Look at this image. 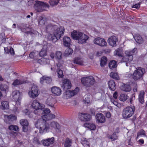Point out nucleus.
Returning a JSON list of instances; mask_svg holds the SVG:
<instances>
[{
	"label": "nucleus",
	"mask_w": 147,
	"mask_h": 147,
	"mask_svg": "<svg viewBox=\"0 0 147 147\" xmlns=\"http://www.w3.org/2000/svg\"><path fill=\"white\" fill-rule=\"evenodd\" d=\"M107 60V59L106 57H102L100 60V64H106Z\"/></svg>",
	"instance_id": "obj_46"
},
{
	"label": "nucleus",
	"mask_w": 147,
	"mask_h": 147,
	"mask_svg": "<svg viewBox=\"0 0 147 147\" xmlns=\"http://www.w3.org/2000/svg\"><path fill=\"white\" fill-rule=\"evenodd\" d=\"M52 93L55 96H58L61 95V90L59 87L56 86H54L51 88Z\"/></svg>",
	"instance_id": "obj_23"
},
{
	"label": "nucleus",
	"mask_w": 147,
	"mask_h": 147,
	"mask_svg": "<svg viewBox=\"0 0 147 147\" xmlns=\"http://www.w3.org/2000/svg\"><path fill=\"white\" fill-rule=\"evenodd\" d=\"M38 55V53L36 51H32L30 52L29 54V57L30 59H32L34 60H37L38 62L40 64H42V63H40L41 61H42V59H38L37 57Z\"/></svg>",
	"instance_id": "obj_15"
},
{
	"label": "nucleus",
	"mask_w": 147,
	"mask_h": 147,
	"mask_svg": "<svg viewBox=\"0 0 147 147\" xmlns=\"http://www.w3.org/2000/svg\"><path fill=\"white\" fill-rule=\"evenodd\" d=\"M110 76L111 78L115 80H119L120 79L118 74L117 73L111 72L110 73Z\"/></svg>",
	"instance_id": "obj_40"
},
{
	"label": "nucleus",
	"mask_w": 147,
	"mask_h": 147,
	"mask_svg": "<svg viewBox=\"0 0 147 147\" xmlns=\"http://www.w3.org/2000/svg\"><path fill=\"white\" fill-rule=\"evenodd\" d=\"M145 73V69L140 67L136 68L132 75V78L135 80H137L142 78Z\"/></svg>",
	"instance_id": "obj_6"
},
{
	"label": "nucleus",
	"mask_w": 147,
	"mask_h": 147,
	"mask_svg": "<svg viewBox=\"0 0 147 147\" xmlns=\"http://www.w3.org/2000/svg\"><path fill=\"white\" fill-rule=\"evenodd\" d=\"M120 88L122 90L125 92H129L131 89V87L129 85L124 84L121 86Z\"/></svg>",
	"instance_id": "obj_33"
},
{
	"label": "nucleus",
	"mask_w": 147,
	"mask_h": 147,
	"mask_svg": "<svg viewBox=\"0 0 147 147\" xmlns=\"http://www.w3.org/2000/svg\"><path fill=\"white\" fill-rule=\"evenodd\" d=\"M128 96L126 94H121L119 97L120 100L122 101H125L128 98Z\"/></svg>",
	"instance_id": "obj_41"
},
{
	"label": "nucleus",
	"mask_w": 147,
	"mask_h": 147,
	"mask_svg": "<svg viewBox=\"0 0 147 147\" xmlns=\"http://www.w3.org/2000/svg\"><path fill=\"white\" fill-rule=\"evenodd\" d=\"M82 35L81 32L74 30L71 33V36L74 40H78L79 43L82 44L83 43V39L82 38Z\"/></svg>",
	"instance_id": "obj_11"
},
{
	"label": "nucleus",
	"mask_w": 147,
	"mask_h": 147,
	"mask_svg": "<svg viewBox=\"0 0 147 147\" xmlns=\"http://www.w3.org/2000/svg\"><path fill=\"white\" fill-rule=\"evenodd\" d=\"M134 38L136 41L139 44H141L144 42L143 38L139 34L136 35L134 36Z\"/></svg>",
	"instance_id": "obj_30"
},
{
	"label": "nucleus",
	"mask_w": 147,
	"mask_h": 147,
	"mask_svg": "<svg viewBox=\"0 0 147 147\" xmlns=\"http://www.w3.org/2000/svg\"><path fill=\"white\" fill-rule=\"evenodd\" d=\"M42 142L43 145L46 146H49L53 143L54 142V138L53 137L43 140Z\"/></svg>",
	"instance_id": "obj_21"
},
{
	"label": "nucleus",
	"mask_w": 147,
	"mask_h": 147,
	"mask_svg": "<svg viewBox=\"0 0 147 147\" xmlns=\"http://www.w3.org/2000/svg\"><path fill=\"white\" fill-rule=\"evenodd\" d=\"M92 119L91 115L89 114H83V121H90Z\"/></svg>",
	"instance_id": "obj_38"
},
{
	"label": "nucleus",
	"mask_w": 147,
	"mask_h": 147,
	"mask_svg": "<svg viewBox=\"0 0 147 147\" xmlns=\"http://www.w3.org/2000/svg\"><path fill=\"white\" fill-rule=\"evenodd\" d=\"M52 79L51 78L44 76L40 78V82L41 84H43L45 82L47 84H49L50 83Z\"/></svg>",
	"instance_id": "obj_29"
},
{
	"label": "nucleus",
	"mask_w": 147,
	"mask_h": 147,
	"mask_svg": "<svg viewBox=\"0 0 147 147\" xmlns=\"http://www.w3.org/2000/svg\"><path fill=\"white\" fill-rule=\"evenodd\" d=\"M79 89L76 87L74 90L72 91L68 90L65 92L63 94V97L65 99H67L71 98L76 95L79 92Z\"/></svg>",
	"instance_id": "obj_10"
},
{
	"label": "nucleus",
	"mask_w": 147,
	"mask_h": 147,
	"mask_svg": "<svg viewBox=\"0 0 147 147\" xmlns=\"http://www.w3.org/2000/svg\"><path fill=\"white\" fill-rule=\"evenodd\" d=\"M95 118L97 121L98 123H102L105 121V116L101 113H97L96 115Z\"/></svg>",
	"instance_id": "obj_17"
},
{
	"label": "nucleus",
	"mask_w": 147,
	"mask_h": 147,
	"mask_svg": "<svg viewBox=\"0 0 147 147\" xmlns=\"http://www.w3.org/2000/svg\"><path fill=\"white\" fill-rule=\"evenodd\" d=\"M63 45L65 47H69L71 45V40L70 37L65 36L63 38Z\"/></svg>",
	"instance_id": "obj_24"
},
{
	"label": "nucleus",
	"mask_w": 147,
	"mask_h": 147,
	"mask_svg": "<svg viewBox=\"0 0 147 147\" xmlns=\"http://www.w3.org/2000/svg\"><path fill=\"white\" fill-rule=\"evenodd\" d=\"M71 82L68 80L64 79L63 80L62 87L64 89H68L71 88Z\"/></svg>",
	"instance_id": "obj_18"
},
{
	"label": "nucleus",
	"mask_w": 147,
	"mask_h": 147,
	"mask_svg": "<svg viewBox=\"0 0 147 147\" xmlns=\"http://www.w3.org/2000/svg\"><path fill=\"white\" fill-rule=\"evenodd\" d=\"M145 132L143 129H141L137 133V138H138V137L142 135H145Z\"/></svg>",
	"instance_id": "obj_51"
},
{
	"label": "nucleus",
	"mask_w": 147,
	"mask_h": 147,
	"mask_svg": "<svg viewBox=\"0 0 147 147\" xmlns=\"http://www.w3.org/2000/svg\"><path fill=\"white\" fill-rule=\"evenodd\" d=\"M35 125L39 129V132L41 134L48 132L50 131L49 123L43 119H38L35 123Z\"/></svg>",
	"instance_id": "obj_2"
},
{
	"label": "nucleus",
	"mask_w": 147,
	"mask_h": 147,
	"mask_svg": "<svg viewBox=\"0 0 147 147\" xmlns=\"http://www.w3.org/2000/svg\"><path fill=\"white\" fill-rule=\"evenodd\" d=\"M34 0H29L28 2V5H32L34 3Z\"/></svg>",
	"instance_id": "obj_61"
},
{
	"label": "nucleus",
	"mask_w": 147,
	"mask_h": 147,
	"mask_svg": "<svg viewBox=\"0 0 147 147\" xmlns=\"http://www.w3.org/2000/svg\"><path fill=\"white\" fill-rule=\"evenodd\" d=\"M47 38L48 40L52 41L53 42H55L58 40L54 34V35L51 34H48Z\"/></svg>",
	"instance_id": "obj_31"
},
{
	"label": "nucleus",
	"mask_w": 147,
	"mask_h": 147,
	"mask_svg": "<svg viewBox=\"0 0 147 147\" xmlns=\"http://www.w3.org/2000/svg\"><path fill=\"white\" fill-rule=\"evenodd\" d=\"M117 63L116 61L114 60H111L109 64H117Z\"/></svg>",
	"instance_id": "obj_62"
},
{
	"label": "nucleus",
	"mask_w": 147,
	"mask_h": 147,
	"mask_svg": "<svg viewBox=\"0 0 147 147\" xmlns=\"http://www.w3.org/2000/svg\"><path fill=\"white\" fill-rule=\"evenodd\" d=\"M55 103V100L52 97L48 98L46 100V104L49 107L53 108L54 104Z\"/></svg>",
	"instance_id": "obj_27"
},
{
	"label": "nucleus",
	"mask_w": 147,
	"mask_h": 147,
	"mask_svg": "<svg viewBox=\"0 0 147 147\" xmlns=\"http://www.w3.org/2000/svg\"><path fill=\"white\" fill-rule=\"evenodd\" d=\"M1 109L2 110L7 109L9 108V102L7 101H4L1 102Z\"/></svg>",
	"instance_id": "obj_36"
},
{
	"label": "nucleus",
	"mask_w": 147,
	"mask_h": 147,
	"mask_svg": "<svg viewBox=\"0 0 147 147\" xmlns=\"http://www.w3.org/2000/svg\"><path fill=\"white\" fill-rule=\"evenodd\" d=\"M117 41V38L115 36H111L108 40V42L109 45L113 47L116 46V43Z\"/></svg>",
	"instance_id": "obj_16"
},
{
	"label": "nucleus",
	"mask_w": 147,
	"mask_h": 147,
	"mask_svg": "<svg viewBox=\"0 0 147 147\" xmlns=\"http://www.w3.org/2000/svg\"><path fill=\"white\" fill-rule=\"evenodd\" d=\"M58 1L57 0H50L49 1V3L51 5L53 6L58 4Z\"/></svg>",
	"instance_id": "obj_50"
},
{
	"label": "nucleus",
	"mask_w": 147,
	"mask_h": 147,
	"mask_svg": "<svg viewBox=\"0 0 147 147\" xmlns=\"http://www.w3.org/2000/svg\"><path fill=\"white\" fill-rule=\"evenodd\" d=\"M9 129L10 130H12L15 131H18V127L16 125H10L9 127Z\"/></svg>",
	"instance_id": "obj_47"
},
{
	"label": "nucleus",
	"mask_w": 147,
	"mask_h": 147,
	"mask_svg": "<svg viewBox=\"0 0 147 147\" xmlns=\"http://www.w3.org/2000/svg\"><path fill=\"white\" fill-rule=\"evenodd\" d=\"M140 7V5L138 3L133 5L132 8H136L137 9H139Z\"/></svg>",
	"instance_id": "obj_60"
},
{
	"label": "nucleus",
	"mask_w": 147,
	"mask_h": 147,
	"mask_svg": "<svg viewBox=\"0 0 147 147\" xmlns=\"http://www.w3.org/2000/svg\"><path fill=\"white\" fill-rule=\"evenodd\" d=\"M106 117L108 118H110L111 117V113L109 112H107L106 114Z\"/></svg>",
	"instance_id": "obj_64"
},
{
	"label": "nucleus",
	"mask_w": 147,
	"mask_h": 147,
	"mask_svg": "<svg viewBox=\"0 0 147 147\" xmlns=\"http://www.w3.org/2000/svg\"><path fill=\"white\" fill-rule=\"evenodd\" d=\"M90 140L86 138L83 139V146L84 147H90Z\"/></svg>",
	"instance_id": "obj_45"
},
{
	"label": "nucleus",
	"mask_w": 147,
	"mask_h": 147,
	"mask_svg": "<svg viewBox=\"0 0 147 147\" xmlns=\"http://www.w3.org/2000/svg\"><path fill=\"white\" fill-rule=\"evenodd\" d=\"M53 28V26L51 24H49L46 27V31L47 32H50V30L52 29Z\"/></svg>",
	"instance_id": "obj_52"
},
{
	"label": "nucleus",
	"mask_w": 147,
	"mask_h": 147,
	"mask_svg": "<svg viewBox=\"0 0 147 147\" xmlns=\"http://www.w3.org/2000/svg\"><path fill=\"white\" fill-rule=\"evenodd\" d=\"M25 81L22 79H17L14 81L12 85L16 86L25 83Z\"/></svg>",
	"instance_id": "obj_35"
},
{
	"label": "nucleus",
	"mask_w": 147,
	"mask_h": 147,
	"mask_svg": "<svg viewBox=\"0 0 147 147\" xmlns=\"http://www.w3.org/2000/svg\"><path fill=\"white\" fill-rule=\"evenodd\" d=\"M94 43L101 47L106 46L107 43L103 38L97 37L94 39L93 40Z\"/></svg>",
	"instance_id": "obj_12"
},
{
	"label": "nucleus",
	"mask_w": 147,
	"mask_h": 147,
	"mask_svg": "<svg viewBox=\"0 0 147 147\" xmlns=\"http://www.w3.org/2000/svg\"><path fill=\"white\" fill-rule=\"evenodd\" d=\"M46 21V18L45 17L42 16L40 17V20L38 22V24L41 25H44L45 24Z\"/></svg>",
	"instance_id": "obj_42"
},
{
	"label": "nucleus",
	"mask_w": 147,
	"mask_h": 147,
	"mask_svg": "<svg viewBox=\"0 0 147 147\" xmlns=\"http://www.w3.org/2000/svg\"><path fill=\"white\" fill-rule=\"evenodd\" d=\"M47 51L46 50L42 49L39 53V55L41 57L45 56L47 55Z\"/></svg>",
	"instance_id": "obj_49"
},
{
	"label": "nucleus",
	"mask_w": 147,
	"mask_h": 147,
	"mask_svg": "<svg viewBox=\"0 0 147 147\" xmlns=\"http://www.w3.org/2000/svg\"><path fill=\"white\" fill-rule=\"evenodd\" d=\"M145 93L143 91L140 92L138 96V100L141 103L143 104L144 101V95Z\"/></svg>",
	"instance_id": "obj_32"
},
{
	"label": "nucleus",
	"mask_w": 147,
	"mask_h": 147,
	"mask_svg": "<svg viewBox=\"0 0 147 147\" xmlns=\"http://www.w3.org/2000/svg\"><path fill=\"white\" fill-rule=\"evenodd\" d=\"M89 37L88 36L84 34H83V43L86 42V41L88 40Z\"/></svg>",
	"instance_id": "obj_57"
},
{
	"label": "nucleus",
	"mask_w": 147,
	"mask_h": 147,
	"mask_svg": "<svg viewBox=\"0 0 147 147\" xmlns=\"http://www.w3.org/2000/svg\"><path fill=\"white\" fill-rule=\"evenodd\" d=\"M20 105H16V103L15 105L13 108V110L16 113H19L20 108L19 107V106Z\"/></svg>",
	"instance_id": "obj_48"
},
{
	"label": "nucleus",
	"mask_w": 147,
	"mask_h": 147,
	"mask_svg": "<svg viewBox=\"0 0 147 147\" xmlns=\"http://www.w3.org/2000/svg\"><path fill=\"white\" fill-rule=\"evenodd\" d=\"M48 123L49 124V131H57L60 128L59 123L56 121H52Z\"/></svg>",
	"instance_id": "obj_13"
},
{
	"label": "nucleus",
	"mask_w": 147,
	"mask_h": 147,
	"mask_svg": "<svg viewBox=\"0 0 147 147\" xmlns=\"http://www.w3.org/2000/svg\"><path fill=\"white\" fill-rule=\"evenodd\" d=\"M137 51V49L135 48L131 51H125L126 56L123 58V61L126 62V64H127L128 62H130L132 60L133 58V55Z\"/></svg>",
	"instance_id": "obj_7"
},
{
	"label": "nucleus",
	"mask_w": 147,
	"mask_h": 147,
	"mask_svg": "<svg viewBox=\"0 0 147 147\" xmlns=\"http://www.w3.org/2000/svg\"><path fill=\"white\" fill-rule=\"evenodd\" d=\"M72 143V141L71 140L68 138H67L65 139L64 146L65 147H70Z\"/></svg>",
	"instance_id": "obj_39"
},
{
	"label": "nucleus",
	"mask_w": 147,
	"mask_h": 147,
	"mask_svg": "<svg viewBox=\"0 0 147 147\" xmlns=\"http://www.w3.org/2000/svg\"><path fill=\"white\" fill-rule=\"evenodd\" d=\"M96 82L92 76L83 77V86L87 90L93 86Z\"/></svg>",
	"instance_id": "obj_3"
},
{
	"label": "nucleus",
	"mask_w": 147,
	"mask_h": 147,
	"mask_svg": "<svg viewBox=\"0 0 147 147\" xmlns=\"http://www.w3.org/2000/svg\"><path fill=\"white\" fill-rule=\"evenodd\" d=\"M10 53L12 55H14L15 54L13 48H11L9 51Z\"/></svg>",
	"instance_id": "obj_59"
},
{
	"label": "nucleus",
	"mask_w": 147,
	"mask_h": 147,
	"mask_svg": "<svg viewBox=\"0 0 147 147\" xmlns=\"http://www.w3.org/2000/svg\"><path fill=\"white\" fill-rule=\"evenodd\" d=\"M135 110L134 106H128L125 108L123 110L122 115L125 119H128L131 117L134 114Z\"/></svg>",
	"instance_id": "obj_5"
},
{
	"label": "nucleus",
	"mask_w": 147,
	"mask_h": 147,
	"mask_svg": "<svg viewBox=\"0 0 147 147\" xmlns=\"http://www.w3.org/2000/svg\"><path fill=\"white\" fill-rule=\"evenodd\" d=\"M84 127L87 128L88 130H94L96 129L95 124L93 123H86L83 124Z\"/></svg>",
	"instance_id": "obj_25"
},
{
	"label": "nucleus",
	"mask_w": 147,
	"mask_h": 147,
	"mask_svg": "<svg viewBox=\"0 0 147 147\" xmlns=\"http://www.w3.org/2000/svg\"><path fill=\"white\" fill-rule=\"evenodd\" d=\"M121 50L119 49H117L115 50L116 54L119 56H122V54L120 52Z\"/></svg>",
	"instance_id": "obj_56"
},
{
	"label": "nucleus",
	"mask_w": 147,
	"mask_h": 147,
	"mask_svg": "<svg viewBox=\"0 0 147 147\" xmlns=\"http://www.w3.org/2000/svg\"><path fill=\"white\" fill-rule=\"evenodd\" d=\"M10 72V74H9V76L10 75H13L14 77L16 76L17 74V73H16L15 72L13 71H11Z\"/></svg>",
	"instance_id": "obj_63"
},
{
	"label": "nucleus",
	"mask_w": 147,
	"mask_h": 147,
	"mask_svg": "<svg viewBox=\"0 0 147 147\" xmlns=\"http://www.w3.org/2000/svg\"><path fill=\"white\" fill-rule=\"evenodd\" d=\"M83 113H79L78 114V118L82 121L83 120Z\"/></svg>",
	"instance_id": "obj_58"
},
{
	"label": "nucleus",
	"mask_w": 147,
	"mask_h": 147,
	"mask_svg": "<svg viewBox=\"0 0 147 147\" xmlns=\"http://www.w3.org/2000/svg\"><path fill=\"white\" fill-rule=\"evenodd\" d=\"M109 67L111 70L115 71L117 67V65H109Z\"/></svg>",
	"instance_id": "obj_55"
},
{
	"label": "nucleus",
	"mask_w": 147,
	"mask_h": 147,
	"mask_svg": "<svg viewBox=\"0 0 147 147\" xmlns=\"http://www.w3.org/2000/svg\"><path fill=\"white\" fill-rule=\"evenodd\" d=\"M28 94L29 97L32 98H35L37 97L39 94L38 86L36 85H33L29 89Z\"/></svg>",
	"instance_id": "obj_8"
},
{
	"label": "nucleus",
	"mask_w": 147,
	"mask_h": 147,
	"mask_svg": "<svg viewBox=\"0 0 147 147\" xmlns=\"http://www.w3.org/2000/svg\"><path fill=\"white\" fill-rule=\"evenodd\" d=\"M118 97L117 92L116 91L113 94V97L112 96L110 97L111 101L115 105L117 106L118 104V102L117 101Z\"/></svg>",
	"instance_id": "obj_28"
},
{
	"label": "nucleus",
	"mask_w": 147,
	"mask_h": 147,
	"mask_svg": "<svg viewBox=\"0 0 147 147\" xmlns=\"http://www.w3.org/2000/svg\"><path fill=\"white\" fill-rule=\"evenodd\" d=\"M109 86V88L112 90L114 91L115 89V84L114 81L113 80H111L108 83Z\"/></svg>",
	"instance_id": "obj_34"
},
{
	"label": "nucleus",
	"mask_w": 147,
	"mask_h": 147,
	"mask_svg": "<svg viewBox=\"0 0 147 147\" xmlns=\"http://www.w3.org/2000/svg\"><path fill=\"white\" fill-rule=\"evenodd\" d=\"M8 86L5 84H0V90L3 91H6L8 90Z\"/></svg>",
	"instance_id": "obj_44"
},
{
	"label": "nucleus",
	"mask_w": 147,
	"mask_h": 147,
	"mask_svg": "<svg viewBox=\"0 0 147 147\" xmlns=\"http://www.w3.org/2000/svg\"><path fill=\"white\" fill-rule=\"evenodd\" d=\"M73 51V49L71 48L68 47L65 50L64 53V55L65 57H67L71 55Z\"/></svg>",
	"instance_id": "obj_37"
},
{
	"label": "nucleus",
	"mask_w": 147,
	"mask_h": 147,
	"mask_svg": "<svg viewBox=\"0 0 147 147\" xmlns=\"http://www.w3.org/2000/svg\"><path fill=\"white\" fill-rule=\"evenodd\" d=\"M31 106L33 108L35 109L34 111V113L35 115H40V111L42 110V114L43 115L49 114L51 112L49 109H44V105L40 103L36 100H33L31 104Z\"/></svg>",
	"instance_id": "obj_1"
},
{
	"label": "nucleus",
	"mask_w": 147,
	"mask_h": 147,
	"mask_svg": "<svg viewBox=\"0 0 147 147\" xmlns=\"http://www.w3.org/2000/svg\"><path fill=\"white\" fill-rule=\"evenodd\" d=\"M4 117L6 122H9L15 121L17 119L16 116L14 114H11L10 115H4Z\"/></svg>",
	"instance_id": "obj_20"
},
{
	"label": "nucleus",
	"mask_w": 147,
	"mask_h": 147,
	"mask_svg": "<svg viewBox=\"0 0 147 147\" xmlns=\"http://www.w3.org/2000/svg\"><path fill=\"white\" fill-rule=\"evenodd\" d=\"M41 119H43L45 120L49 121L54 119L55 117V115L50 113L46 115H43L41 116Z\"/></svg>",
	"instance_id": "obj_26"
},
{
	"label": "nucleus",
	"mask_w": 147,
	"mask_h": 147,
	"mask_svg": "<svg viewBox=\"0 0 147 147\" xmlns=\"http://www.w3.org/2000/svg\"><path fill=\"white\" fill-rule=\"evenodd\" d=\"M107 137L111 139L112 141H114L117 138V136L115 133H113L112 135H107Z\"/></svg>",
	"instance_id": "obj_43"
},
{
	"label": "nucleus",
	"mask_w": 147,
	"mask_h": 147,
	"mask_svg": "<svg viewBox=\"0 0 147 147\" xmlns=\"http://www.w3.org/2000/svg\"><path fill=\"white\" fill-rule=\"evenodd\" d=\"M12 96L16 105H20L22 96V93L18 90H14L12 92Z\"/></svg>",
	"instance_id": "obj_9"
},
{
	"label": "nucleus",
	"mask_w": 147,
	"mask_h": 147,
	"mask_svg": "<svg viewBox=\"0 0 147 147\" xmlns=\"http://www.w3.org/2000/svg\"><path fill=\"white\" fill-rule=\"evenodd\" d=\"M57 72L59 78H62L63 77V72L61 70L58 69L57 71Z\"/></svg>",
	"instance_id": "obj_53"
},
{
	"label": "nucleus",
	"mask_w": 147,
	"mask_h": 147,
	"mask_svg": "<svg viewBox=\"0 0 147 147\" xmlns=\"http://www.w3.org/2000/svg\"><path fill=\"white\" fill-rule=\"evenodd\" d=\"M62 53L61 52L57 51L55 53V58L59 62L58 64H63V61L62 60Z\"/></svg>",
	"instance_id": "obj_22"
},
{
	"label": "nucleus",
	"mask_w": 147,
	"mask_h": 147,
	"mask_svg": "<svg viewBox=\"0 0 147 147\" xmlns=\"http://www.w3.org/2000/svg\"><path fill=\"white\" fill-rule=\"evenodd\" d=\"M20 124L23 126V131L24 132H26L28 130V122L27 120L25 119H21L20 121Z\"/></svg>",
	"instance_id": "obj_19"
},
{
	"label": "nucleus",
	"mask_w": 147,
	"mask_h": 147,
	"mask_svg": "<svg viewBox=\"0 0 147 147\" xmlns=\"http://www.w3.org/2000/svg\"><path fill=\"white\" fill-rule=\"evenodd\" d=\"M49 7V5L48 3L38 1H35L34 5V8L37 12H42L45 10V8Z\"/></svg>",
	"instance_id": "obj_4"
},
{
	"label": "nucleus",
	"mask_w": 147,
	"mask_h": 147,
	"mask_svg": "<svg viewBox=\"0 0 147 147\" xmlns=\"http://www.w3.org/2000/svg\"><path fill=\"white\" fill-rule=\"evenodd\" d=\"M80 60V59L78 57H76L74 60V63L76 64H81L79 62Z\"/></svg>",
	"instance_id": "obj_54"
},
{
	"label": "nucleus",
	"mask_w": 147,
	"mask_h": 147,
	"mask_svg": "<svg viewBox=\"0 0 147 147\" xmlns=\"http://www.w3.org/2000/svg\"><path fill=\"white\" fill-rule=\"evenodd\" d=\"M64 31L65 29L64 27L61 26L57 28L55 31L54 33L57 39H59L63 35Z\"/></svg>",
	"instance_id": "obj_14"
}]
</instances>
